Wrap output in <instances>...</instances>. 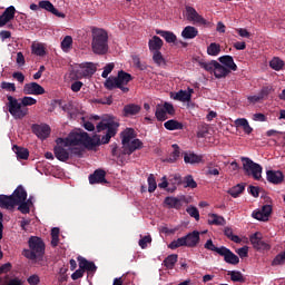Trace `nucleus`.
<instances>
[{"label":"nucleus","instance_id":"1","mask_svg":"<svg viewBox=\"0 0 285 285\" xmlns=\"http://www.w3.org/2000/svg\"><path fill=\"white\" fill-rule=\"evenodd\" d=\"M56 145H62L63 147L83 146L86 148L97 147V142L89 134L82 132H70L67 138H56Z\"/></svg>","mask_w":285,"mask_h":285},{"label":"nucleus","instance_id":"2","mask_svg":"<svg viewBox=\"0 0 285 285\" xmlns=\"http://www.w3.org/2000/svg\"><path fill=\"white\" fill-rule=\"evenodd\" d=\"M28 199V193L23 186H18L12 195H0V208L12 210L16 206Z\"/></svg>","mask_w":285,"mask_h":285},{"label":"nucleus","instance_id":"3","mask_svg":"<svg viewBox=\"0 0 285 285\" xmlns=\"http://www.w3.org/2000/svg\"><path fill=\"white\" fill-rule=\"evenodd\" d=\"M137 134L135 129L127 128L120 132V138H122V154L130 156L136 150L142 149V141L136 138Z\"/></svg>","mask_w":285,"mask_h":285},{"label":"nucleus","instance_id":"4","mask_svg":"<svg viewBox=\"0 0 285 285\" xmlns=\"http://www.w3.org/2000/svg\"><path fill=\"white\" fill-rule=\"evenodd\" d=\"M29 249L22 250V256L29 261H41L45 256L46 245L42 238L32 236L29 238Z\"/></svg>","mask_w":285,"mask_h":285},{"label":"nucleus","instance_id":"5","mask_svg":"<svg viewBox=\"0 0 285 285\" xmlns=\"http://www.w3.org/2000/svg\"><path fill=\"white\" fill-rule=\"evenodd\" d=\"M91 50L95 55L104 56L108 51V33L102 28H94L91 30Z\"/></svg>","mask_w":285,"mask_h":285},{"label":"nucleus","instance_id":"6","mask_svg":"<svg viewBox=\"0 0 285 285\" xmlns=\"http://www.w3.org/2000/svg\"><path fill=\"white\" fill-rule=\"evenodd\" d=\"M244 174L255 180L262 179L263 167L248 157H242Z\"/></svg>","mask_w":285,"mask_h":285},{"label":"nucleus","instance_id":"7","mask_svg":"<svg viewBox=\"0 0 285 285\" xmlns=\"http://www.w3.org/2000/svg\"><path fill=\"white\" fill-rule=\"evenodd\" d=\"M8 111L14 120H22L28 116V108L23 107L18 99L8 96Z\"/></svg>","mask_w":285,"mask_h":285},{"label":"nucleus","instance_id":"8","mask_svg":"<svg viewBox=\"0 0 285 285\" xmlns=\"http://www.w3.org/2000/svg\"><path fill=\"white\" fill-rule=\"evenodd\" d=\"M22 94L27 96H42L46 94V90L41 85H38L37 82H29L26 83L22 88Z\"/></svg>","mask_w":285,"mask_h":285},{"label":"nucleus","instance_id":"9","mask_svg":"<svg viewBox=\"0 0 285 285\" xmlns=\"http://www.w3.org/2000/svg\"><path fill=\"white\" fill-rule=\"evenodd\" d=\"M88 181L90 183V185H106L108 184L107 179H106V171L101 168L96 169L92 174H90V176H88Z\"/></svg>","mask_w":285,"mask_h":285},{"label":"nucleus","instance_id":"10","mask_svg":"<svg viewBox=\"0 0 285 285\" xmlns=\"http://www.w3.org/2000/svg\"><path fill=\"white\" fill-rule=\"evenodd\" d=\"M252 246L256 250H269L271 246L267 244L265 240L262 239V234L255 233L254 235L250 236L249 238Z\"/></svg>","mask_w":285,"mask_h":285},{"label":"nucleus","instance_id":"11","mask_svg":"<svg viewBox=\"0 0 285 285\" xmlns=\"http://www.w3.org/2000/svg\"><path fill=\"white\" fill-rule=\"evenodd\" d=\"M32 132L41 140H46L50 136V127L46 124H35L32 125Z\"/></svg>","mask_w":285,"mask_h":285},{"label":"nucleus","instance_id":"12","mask_svg":"<svg viewBox=\"0 0 285 285\" xmlns=\"http://www.w3.org/2000/svg\"><path fill=\"white\" fill-rule=\"evenodd\" d=\"M67 148L68 147H65V145H56L53 147V154H55L56 159L65 163V161L69 160L70 158H72Z\"/></svg>","mask_w":285,"mask_h":285},{"label":"nucleus","instance_id":"13","mask_svg":"<svg viewBox=\"0 0 285 285\" xmlns=\"http://www.w3.org/2000/svg\"><path fill=\"white\" fill-rule=\"evenodd\" d=\"M186 19L202 26H205L207 23L206 19L197 13L196 9H194L193 7H186Z\"/></svg>","mask_w":285,"mask_h":285},{"label":"nucleus","instance_id":"14","mask_svg":"<svg viewBox=\"0 0 285 285\" xmlns=\"http://www.w3.org/2000/svg\"><path fill=\"white\" fill-rule=\"evenodd\" d=\"M39 9L46 10L47 12H50L51 14L58 17L59 19L66 18V14L57 10V8L53 7L52 2L48 0L39 1Z\"/></svg>","mask_w":285,"mask_h":285},{"label":"nucleus","instance_id":"15","mask_svg":"<svg viewBox=\"0 0 285 285\" xmlns=\"http://www.w3.org/2000/svg\"><path fill=\"white\" fill-rule=\"evenodd\" d=\"M181 238L185 239L186 244H188V248H196L200 243V233L194 230Z\"/></svg>","mask_w":285,"mask_h":285},{"label":"nucleus","instance_id":"16","mask_svg":"<svg viewBox=\"0 0 285 285\" xmlns=\"http://www.w3.org/2000/svg\"><path fill=\"white\" fill-rule=\"evenodd\" d=\"M79 271L88 272V273H97V265L94 262L87 261L85 257H78Z\"/></svg>","mask_w":285,"mask_h":285},{"label":"nucleus","instance_id":"17","mask_svg":"<svg viewBox=\"0 0 285 285\" xmlns=\"http://www.w3.org/2000/svg\"><path fill=\"white\" fill-rule=\"evenodd\" d=\"M217 255L222 256L226 264L236 266L240 263V258H238V256L230 252L228 248L223 252L220 250Z\"/></svg>","mask_w":285,"mask_h":285},{"label":"nucleus","instance_id":"18","mask_svg":"<svg viewBox=\"0 0 285 285\" xmlns=\"http://www.w3.org/2000/svg\"><path fill=\"white\" fill-rule=\"evenodd\" d=\"M97 72V65L94 62H86L80 65V76L83 78L92 77Z\"/></svg>","mask_w":285,"mask_h":285},{"label":"nucleus","instance_id":"19","mask_svg":"<svg viewBox=\"0 0 285 285\" xmlns=\"http://www.w3.org/2000/svg\"><path fill=\"white\" fill-rule=\"evenodd\" d=\"M266 176H267V181L274 185H281L284 179V175L282 171L267 170Z\"/></svg>","mask_w":285,"mask_h":285},{"label":"nucleus","instance_id":"20","mask_svg":"<svg viewBox=\"0 0 285 285\" xmlns=\"http://www.w3.org/2000/svg\"><path fill=\"white\" fill-rule=\"evenodd\" d=\"M168 184H170L171 187L166 188V191L175 193L177 189V186H180L183 184L180 175L174 174L169 176Z\"/></svg>","mask_w":285,"mask_h":285},{"label":"nucleus","instance_id":"21","mask_svg":"<svg viewBox=\"0 0 285 285\" xmlns=\"http://www.w3.org/2000/svg\"><path fill=\"white\" fill-rule=\"evenodd\" d=\"M140 109V106L136 104H129L127 106H124L122 115L124 117H135L139 115Z\"/></svg>","mask_w":285,"mask_h":285},{"label":"nucleus","instance_id":"22","mask_svg":"<svg viewBox=\"0 0 285 285\" xmlns=\"http://www.w3.org/2000/svg\"><path fill=\"white\" fill-rule=\"evenodd\" d=\"M204 159L203 156L197 155L195 153H185L183 156V160L185 161V164H189V165H197L200 164L202 160Z\"/></svg>","mask_w":285,"mask_h":285},{"label":"nucleus","instance_id":"23","mask_svg":"<svg viewBox=\"0 0 285 285\" xmlns=\"http://www.w3.org/2000/svg\"><path fill=\"white\" fill-rule=\"evenodd\" d=\"M218 61H219V63H223V66H225L227 69H229L234 72L238 70L237 65H235V62H234L233 56L219 57Z\"/></svg>","mask_w":285,"mask_h":285},{"label":"nucleus","instance_id":"24","mask_svg":"<svg viewBox=\"0 0 285 285\" xmlns=\"http://www.w3.org/2000/svg\"><path fill=\"white\" fill-rule=\"evenodd\" d=\"M164 41L160 37L154 36L151 40L148 41L149 51L157 52L163 49Z\"/></svg>","mask_w":285,"mask_h":285},{"label":"nucleus","instance_id":"25","mask_svg":"<svg viewBox=\"0 0 285 285\" xmlns=\"http://www.w3.org/2000/svg\"><path fill=\"white\" fill-rule=\"evenodd\" d=\"M199 36V30L193 26H186L183 28L181 37L183 39H194Z\"/></svg>","mask_w":285,"mask_h":285},{"label":"nucleus","instance_id":"26","mask_svg":"<svg viewBox=\"0 0 285 285\" xmlns=\"http://www.w3.org/2000/svg\"><path fill=\"white\" fill-rule=\"evenodd\" d=\"M237 128H243L244 134L250 135L253 132V127L249 126V122L246 118H238L234 121Z\"/></svg>","mask_w":285,"mask_h":285},{"label":"nucleus","instance_id":"27","mask_svg":"<svg viewBox=\"0 0 285 285\" xmlns=\"http://www.w3.org/2000/svg\"><path fill=\"white\" fill-rule=\"evenodd\" d=\"M164 204L168 206L169 209H176L179 210L181 208V200L176 197H166L164 200Z\"/></svg>","mask_w":285,"mask_h":285},{"label":"nucleus","instance_id":"28","mask_svg":"<svg viewBox=\"0 0 285 285\" xmlns=\"http://www.w3.org/2000/svg\"><path fill=\"white\" fill-rule=\"evenodd\" d=\"M217 65H220L217 62V60H210V61L198 60V66L206 72H213L216 69Z\"/></svg>","mask_w":285,"mask_h":285},{"label":"nucleus","instance_id":"29","mask_svg":"<svg viewBox=\"0 0 285 285\" xmlns=\"http://www.w3.org/2000/svg\"><path fill=\"white\" fill-rule=\"evenodd\" d=\"M12 150H13L14 155H17V158L20 160H27L29 158V150L24 147L14 145L12 147Z\"/></svg>","mask_w":285,"mask_h":285},{"label":"nucleus","instance_id":"30","mask_svg":"<svg viewBox=\"0 0 285 285\" xmlns=\"http://www.w3.org/2000/svg\"><path fill=\"white\" fill-rule=\"evenodd\" d=\"M164 127L168 131H176L184 129V124L179 122L178 120L171 119L164 124Z\"/></svg>","mask_w":285,"mask_h":285},{"label":"nucleus","instance_id":"31","mask_svg":"<svg viewBox=\"0 0 285 285\" xmlns=\"http://www.w3.org/2000/svg\"><path fill=\"white\" fill-rule=\"evenodd\" d=\"M232 70H229L228 67H225L223 65H217L215 69L213 70L215 78L222 79L229 75Z\"/></svg>","mask_w":285,"mask_h":285},{"label":"nucleus","instance_id":"32","mask_svg":"<svg viewBox=\"0 0 285 285\" xmlns=\"http://www.w3.org/2000/svg\"><path fill=\"white\" fill-rule=\"evenodd\" d=\"M207 224L214 226H225L226 220L224 216H218L217 214H209V219H207Z\"/></svg>","mask_w":285,"mask_h":285},{"label":"nucleus","instance_id":"33","mask_svg":"<svg viewBox=\"0 0 285 285\" xmlns=\"http://www.w3.org/2000/svg\"><path fill=\"white\" fill-rule=\"evenodd\" d=\"M156 33L165 39L168 43H175L177 41V37L171 31L156 30Z\"/></svg>","mask_w":285,"mask_h":285},{"label":"nucleus","instance_id":"34","mask_svg":"<svg viewBox=\"0 0 285 285\" xmlns=\"http://www.w3.org/2000/svg\"><path fill=\"white\" fill-rule=\"evenodd\" d=\"M112 79L119 81L121 85H128L132 80V76L124 70H120L117 73V77H112Z\"/></svg>","mask_w":285,"mask_h":285},{"label":"nucleus","instance_id":"35","mask_svg":"<svg viewBox=\"0 0 285 285\" xmlns=\"http://www.w3.org/2000/svg\"><path fill=\"white\" fill-rule=\"evenodd\" d=\"M177 259H178V255L176 254L168 255V257L164 259L163 265L165 266L166 269H169V271L175 269Z\"/></svg>","mask_w":285,"mask_h":285},{"label":"nucleus","instance_id":"36","mask_svg":"<svg viewBox=\"0 0 285 285\" xmlns=\"http://www.w3.org/2000/svg\"><path fill=\"white\" fill-rule=\"evenodd\" d=\"M171 98L176 101H180V102H189L191 101V96H189V94H187V91L180 90L176 94L171 95Z\"/></svg>","mask_w":285,"mask_h":285},{"label":"nucleus","instance_id":"37","mask_svg":"<svg viewBox=\"0 0 285 285\" xmlns=\"http://www.w3.org/2000/svg\"><path fill=\"white\" fill-rule=\"evenodd\" d=\"M243 191H245V185L237 184V186H234L229 190H227V194L234 198H237L243 194Z\"/></svg>","mask_w":285,"mask_h":285},{"label":"nucleus","instance_id":"38","mask_svg":"<svg viewBox=\"0 0 285 285\" xmlns=\"http://www.w3.org/2000/svg\"><path fill=\"white\" fill-rule=\"evenodd\" d=\"M61 109L63 112L69 115L70 118L77 115V108L75 107L72 101H69L61 106Z\"/></svg>","mask_w":285,"mask_h":285},{"label":"nucleus","instance_id":"39","mask_svg":"<svg viewBox=\"0 0 285 285\" xmlns=\"http://www.w3.org/2000/svg\"><path fill=\"white\" fill-rule=\"evenodd\" d=\"M205 249L209 250V252H215L217 254H219L220 252H225L227 250L228 248L226 246H219L217 247L216 245H214L213 240H207L205 243Z\"/></svg>","mask_w":285,"mask_h":285},{"label":"nucleus","instance_id":"40","mask_svg":"<svg viewBox=\"0 0 285 285\" xmlns=\"http://www.w3.org/2000/svg\"><path fill=\"white\" fill-rule=\"evenodd\" d=\"M32 53L38 57H45L46 56V47L41 42H37L32 45Z\"/></svg>","mask_w":285,"mask_h":285},{"label":"nucleus","instance_id":"41","mask_svg":"<svg viewBox=\"0 0 285 285\" xmlns=\"http://www.w3.org/2000/svg\"><path fill=\"white\" fill-rule=\"evenodd\" d=\"M207 55L210 57H217L220 55V45L217 42H210V45L207 46Z\"/></svg>","mask_w":285,"mask_h":285},{"label":"nucleus","instance_id":"42","mask_svg":"<svg viewBox=\"0 0 285 285\" xmlns=\"http://www.w3.org/2000/svg\"><path fill=\"white\" fill-rule=\"evenodd\" d=\"M180 247H188L187 242L185 240V238L180 237L177 238V240H173L171 243H169L168 248L175 250L178 249Z\"/></svg>","mask_w":285,"mask_h":285},{"label":"nucleus","instance_id":"43","mask_svg":"<svg viewBox=\"0 0 285 285\" xmlns=\"http://www.w3.org/2000/svg\"><path fill=\"white\" fill-rule=\"evenodd\" d=\"M0 17L6 20L12 21L13 18L16 17V7L10 6V7L6 8V10L2 12V14Z\"/></svg>","mask_w":285,"mask_h":285},{"label":"nucleus","instance_id":"44","mask_svg":"<svg viewBox=\"0 0 285 285\" xmlns=\"http://www.w3.org/2000/svg\"><path fill=\"white\" fill-rule=\"evenodd\" d=\"M227 275L230 276V281L234 283H245V276L238 271H232Z\"/></svg>","mask_w":285,"mask_h":285},{"label":"nucleus","instance_id":"45","mask_svg":"<svg viewBox=\"0 0 285 285\" xmlns=\"http://www.w3.org/2000/svg\"><path fill=\"white\" fill-rule=\"evenodd\" d=\"M173 149L174 150H173L171 155H169L168 159H166V160H168V163H171V164L176 163L180 157L179 145H173Z\"/></svg>","mask_w":285,"mask_h":285},{"label":"nucleus","instance_id":"46","mask_svg":"<svg viewBox=\"0 0 285 285\" xmlns=\"http://www.w3.org/2000/svg\"><path fill=\"white\" fill-rule=\"evenodd\" d=\"M60 228H51V247L56 248L60 242Z\"/></svg>","mask_w":285,"mask_h":285},{"label":"nucleus","instance_id":"47","mask_svg":"<svg viewBox=\"0 0 285 285\" xmlns=\"http://www.w3.org/2000/svg\"><path fill=\"white\" fill-rule=\"evenodd\" d=\"M121 85L122 83H120L118 80L114 79L112 77L105 80V83H104L105 89L107 90H114L115 88H118Z\"/></svg>","mask_w":285,"mask_h":285},{"label":"nucleus","instance_id":"48","mask_svg":"<svg viewBox=\"0 0 285 285\" xmlns=\"http://www.w3.org/2000/svg\"><path fill=\"white\" fill-rule=\"evenodd\" d=\"M225 236L227 237V239H230V242H233V243H236V244L242 243V238L238 237L237 235L233 234V228L226 227L225 228Z\"/></svg>","mask_w":285,"mask_h":285},{"label":"nucleus","instance_id":"49","mask_svg":"<svg viewBox=\"0 0 285 285\" xmlns=\"http://www.w3.org/2000/svg\"><path fill=\"white\" fill-rule=\"evenodd\" d=\"M269 67L272 70L279 71L284 67V61L279 58H274L271 60Z\"/></svg>","mask_w":285,"mask_h":285},{"label":"nucleus","instance_id":"50","mask_svg":"<svg viewBox=\"0 0 285 285\" xmlns=\"http://www.w3.org/2000/svg\"><path fill=\"white\" fill-rule=\"evenodd\" d=\"M155 115H156V119H157L158 121H165V120L168 119V117H167L168 112L165 111L164 109H161V108H160V105H157V106H156V112H155Z\"/></svg>","mask_w":285,"mask_h":285},{"label":"nucleus","instance_id":"51","mask_svg":"<svg viewBox=\"0 0 285 285\" xmlns=\"http://www.w3.org/2000/svg\"><path fill=\"white\" fill-rule=\"evenodd\" d=\"M148 193L153 194L155 193L156 188H157V183H156V177L154 174H149L148 176Z\"/></svg>","mask_w":285,"mask_h":285},{"label":"nucleus","instance_id":"52","mask_svg":"<svg viewBox=\"0 0 285 285\" xmlns=\"http://www.w3.org/2000/svg\"><path fill=\"white\" fill-rule=\"evenodd\" d=\"M117 125H118V122H115V121L99 122L98 126H96V130H98V132H101V131L112 128Z\"/></svg>","mask_w":285,"mask_h":285},{"label":"nucleus","instance_id":"53","mask_svg":"<svg viewBox=\"0 0 285 285\" xmlns=\"http://www.w3.org/2000/svg\"><path fill=\"white\" fill-rule=\"evenodd\" d=\"M72 37L66 36L63 37V40L61 41V48L62 51H68L70 48H72Z\"/></svg>","mask_w":285,"mask_h":285},{"label":"nucleus","instance_id":"54","mask_svg":"<svg viewBox=\"0 0 285 285\" xmlns=\"http://www.w3.org/2000/svg\"><path fill=\"white\" fill-rule=\"evenodd\" d=\"M153 52V61L157 66H161L165 63V58L160 51H151Z\"/></svg>","mask_w":285,"mask_h":285},{"label":"nucleus","instance_id":"55","mask_svg":"<svg viewBox=\"0 0 285 285\" xmlns=\"http://www.w3.org/2000/svg\"><path fill=\"white\" fill-rule=\"evenodd\" d=\"M186 213H188V215L190 217H193L194 219H196V222H199L200 219V214H199V209H197V207L190 206L188 208H186Z\"/></svg>","mask_w":285,"mask_h":285},{"label":"nucleus","instance_id":"56","mask_svg":"<svg viewBox=\"0 0 285 285\" xmlns=\"http://www.w3.org/2000/svg\"><path fill=\"white\" fill-rule=\"evenodd\" d=\"M183 183H185V186H184L185 188H197V183L196 180H194L191 175L186 176L183 179Z\"/></svg>","mask_w":285,"mask_h":285},{"label":"nucleus","instance_id":"57","mask_svg":"<svg viewBox=\"0 0 285 285\" xmlns=\"http://www.w3.org/2000/svg\"><path fill=\"white\" fill-rule=\"evenodd\" d=\"M17 206H18V210H20L22 215H28L30 213V205L26 203V200H22Z\"/></svg>","mask_w":285,"mask_h":285},{"label":"nucleus","instance_id":"58","mask_svg":"<svg viewBox=\"0 0 285 285\" xmlns=\"http://www.w3.org/2000/svg\"><path fill=\"white\" fill-rule=\"evenodd\" d=\"M66 148L69 151L71 158H73V157H81L82 156V150L79 147H71V146H69V147H66Z\"/></svg>","mask_w":285,"mask_h":285},{"label":"nucleus","instance_id":"59","mask_svg":"<svg viewBox=\"0 0 285 285\" xmlns=\"http://www.w3.org/2000/svg\"><path fill=\"white\" fill-rule=\"evenodd\" d=\"M160 109L170 116H175L176 114L175 106H173L170 102H165L164 106H160Z\"/></svg>","mask_w":285,"mask_h":285},{"label":"nucleus","instance_id":"60","mask_svg":"<svg viewBox=\"0 0 285 285\" xmlns=\"http://www.w3.org/2000/svg\"><path fill=\"white\" fill-rule=\"evenodd\" d=\"M20 104L23 107H30V106H36L37 100L35 98H32V97H22Z\"/></svg>","mask_w":285,"mask_h":285},{"label":"nucleus","instance_id":"61","mask_svg":"<svg viewBox=\"0 0 285 285\" xmlns=\"http://www.w3.org/2000/svg\"><path fill=\"white\" fill-rule=\"evenodd\" d=\"M252 217H254V219H256L258 222H267V220H269V215L262 214L259 212H254V214H252Z\"/></svg>","mask_w":285,"mask_h":285},{"label":"nucleus","instance_id":"62","mask_svg":"<svg viewBox=\"0 0 285 285\" xmlns=\"http://www.w3.org/2000/svg\"><path fill=\"white\" fill-rule=\"evenodd\" d=\"M0 88L2 90H8L10 92H16V83H12V82L2 81L1 85H0Z\"/></svg>","mask_w":285,"mask_h":285},{"label":"nucleus","instance_id":"63","mask_svg":"<svg viewBox=\"0 0 285 285\" xmlns=\"http://www.w3.org/2000/svg\"><path fill=\"white\" fill-rule=\"evenodd\" d=\"M114 69H115V65L112 62L105 66L101 75L102 79H107L108 76L111 73V71H114Z\"/></svg>","mask_w":285,"mask_h":285},{"label":"nucleus","instance_id":"64","mask_svg":"<svg viewBox=\"0 0 285 285\" xmlns=\"http://www.w3.org/2000/svg\"><path fill=\"white\" fill-rule=\"evenodd\" d=\"M151 243V237L150 235L141 237V239L139 240V246L141 249L147 248V245Z\"/></svg>","mask_w":285,"mask_h":285}]
</instances>
